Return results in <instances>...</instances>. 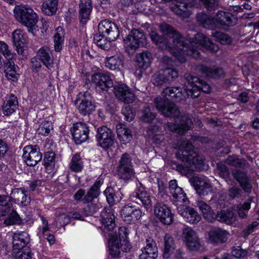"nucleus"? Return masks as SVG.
Instances as JSON below:
<instances>
[{
    "mask_svg": "<svg viewBox=\"0 0 259 259\" xmlns=\"http://www.w3.org/2000/svg\"><path fill=\"white\" fill-rule=\"evenodd\" d=\"M15 259H32V254L30 248L18 250L15 252Z\"/></svg>",
    "mask_w": 259,
    "mask_h": 259,
    "instance_id": "obj_55",
    "label": "nucleus"
},
{
    "mask_svg": "<svg viewBox=\"0 0 259 259\" xmlns=\"http://www.w3.org/2000/svg\"><path fill=\"white\" fill-rule=\"evenodd\" d=\"M251 202L252 198H249L243 203L238 204L235 207L234 210L240 219H245L247 218L248 212L251 208Z\"/></svg>",
    "mask_w": 259,
    "mask_h": 259,
    "instance_id": "obj_35",
    "label": "nucleus"
},
{
    "mask_svg": "<svg viewBox=\"0 0 259 259\" xmlns=\"http://www.w3.org/2000/svg\"><path fill=\"white\" fill-rule=\"evenodd\" d=\"M182 238L187 249L190 251H198L202 247L197 233L191 227H186L183 230Z\"/></svg>",
    "mask_w": 259,
    "mask_h": 259,
    "instance_id": "obj_12",
    "label": "nucleus"
},
{
    "mask_svg": "<svg viewBox=\"0 0 259 259\" xmlns=\"http://www.w3.org/2000/svg\"><path fill=\"white\" fill-rule=\"evenodd\" d=\"M225 162L230 166L236 168H241L245 165V160L243 159L239 158L237 156H229Z\"/></svg>",
    "mask_w": 259,
    "mask_h": 259,
    "instance_id": "obj_49",
    "label": "nucleus"
},
{
    "mask_svg": "<svg viewBox=\"0 0 259 259\" xmlns=\"http://www.w3.org/2000/svg\"><path fill=\"white\" fill-rule=\"evenodd\" d=\"M94 42L100 48L104 50H109L110 48V41L103 34H96L94 36Z\"/></svg>",
    "mask_w": 259,
    "mask_h": 259,
    "instance_id": "obj_41",
    "label": "nucleus"
},
{
    "mask_svg": "<svg viewBox=\"0 0 259 259\" xmlns=\"http://www.w3.org/2000/svg\"><path fill=\"white\" fill-rule=\"evenodd\" d=\"M215 217L218 221L228 225L234 224L237 220L236 215L231 211H221L216 214Z\"/></svg>",
    "mask_w": 259,
    "mask_h": 259,
    "instance_id": "obj_37",
    "label": "nucleus"
},
{
    "mask_svg": "<svg viewBox=\"0 0 259 259\" xmlns=\"http://www.w3.org/2000/svg\"><path fill=\"white\" fill-rule=\"evenodd\" d=\"M58 4V0H45L42 4L41 10L44 14L53 15L56 12Z\"/></svg>",
    "mask_w": 259,
    "mask_h": 259,
    "instance_id": "obj_38",
    "label": "nucleus"
},
{
    "mask_svg": "<svg viewBox=\"0 0 259 259\" xmlns=\"http://www.w3.org/2000/svg\"><path fill=\"white\" fill-rule=\"evenodd\" d=\"M79 18L82 23H85L90 18L92 6L91 0H80L79 4Z\"/></svg>",
    "mask_w": 259,
    "mask_h": 259,
    "instance_id": "obj_28",
    "label": "nucleus"
},
{
    "mask_svg": "<svg viewBox=\"0 0 259 259\" xmlns=\"http://www.w3.org/2000/svg\"><path fill=\"white\" fill-rule=\"evenodd\" d=\"M117 134L118 138L123 144L130 142L133 138L131 131L126 127L118 128L117 130Z\"/></svg>",
    "mask_w": 259,
    "mask_h": 259,
    "instance_id": "obj_44",
    "label": "nucleus"
},
{
    "mask_svg": "<svg viewBox=\"0 0 259 259\" xmlns=\"http://www.w3.org/2000/svg\"><path fill=\"white\" fill-rule=\"evenodd\" d=\"M213 36L215 40L224 45L230 44L232 40V38L229 35L221 32H215L213 34Z\"/></svg>",
    "mask_w": 259,
    "mask_h": 259,
    "instance_id": "obj_52",
    "label": "nucleus"
},
{
    "mask_svg": "<svg viewBox=\"0 0 259 259\" xmlns=\"http://www.w3.org/2000/svg\"><path fill=\"white\" fill-rule=\"evenodd\" d=\"M96 138L98 145L106 150L112 147L115 142L112 131L106 126H102L98 129Z\"/></svg>",
    "mask_w": 259,
    "mask_h": 259,
    "instance_id": "obj_13",
    "label": "nucleus"
},
{
    "mask_svg": "<svg viewBox=\"0 0 259 259\" xmlns=\"http://www.w3.org/2000/svg\"><path fill=\"white\" fill-rule=\"evenodd\" d=\"M12 35L13 42L16 48L24 46L26 43V37L24 35V33L21 29L15 30Z\"/></svg>",
    "mask_w": 259,
    "mask_h": 259,
    "instance_id": "obj_40",
    "label": "nucleus"
},
{
    "mask_svg": "<svg viewBox=\"0 0 259 259\" xmlns=\"http://www.w3.org/2000/svg\"><path fill=\"white\" fill-rule=\"evenodd\" d=\"M178 187L177 181L176 180L174 179L171 180L169 182V190L170 194L172 195L174 199V203H176V205L178 203V194L177 192V188Z\"/></svg>",
    "mask_w": 259,
    "mask_h": 259,
    "instance_id": "obj_57",
    "label": "nucleus"
},
{
    "mask_svg": "<svg viewBox=\"0 0 259 259\" xmlns=\"http://www.w3.org/2000/svg\"><path fill=\"white\" fill-rule=\"evenodd\" d=\"M178 88H167L162 92L164 98L158 97L154 99L155 106L164 116L171 118L178 114V108L173 103L169 101L177 98Z\"/></svg>",
    "mask_w": 259,
    "mask_h": 259,
    "instance_id": "obj_2",
    "label": "nucleus"
},
{
    "mask_svg": "<svg viewBox=\"0 0 259 259\" xmlns=\"http://www.w3.org/2000/svg\"><path fill=\"white\" fill-rule=\"evenodd\" d=\"M164 3L168 4L170 10L176 15H178V0H162Z\"/></svg>",
    "mask_w": 259,
    "mask_h": 259,
    "instance_id": "obj_62",
    "label": "nucleus"
},
{
    "mask_svg": "<svg viewBox=\"0 0 259 259\" xmlns=\"http://www.w3.org/2000/svg\"><path fill=\"white\" fill-rule=\"evenodd\" d=\"M150 35L152 41L157 45L163 43L165 41V37L160 35L155 31H152Z\"/></svg>",
    "mask_w": 259,
    "mask_h": 259,
    "instance_id": "obj_64",
    "label": "nucleus"
},
{
    "mask_svg": "<svg viewBox=\"0 0 259 259\" xmlns=\"http://www.w3.org/2000/svg\"><path fill=\"white\" fill-rule=\"evenodd\" d=\"M180 214L185 220L191 224H196L201 220L200 215L192 207H187L181 210Z\"/></svg>",
    "mask_w": 259,
    "mask_h": 259,
    "instance_id": "obj_29",
    "label": "nucleus"
},
{
    "mask_svg": "<svg viewBox=\"0 0 259 259\" xmlns=\"http://www.w3.org/2000/svg\"><path fill=\"white\" fill-rule=\"evenodd\" d=\"M105 64L106 68L111 70H119L123 65V61L118 55L107 57L105 59Z\"/></svg>",
    "mask_w": 259,
    "mask_h": 259,
    "instance_id": "obj_30",
    "label": "nucleus"
},
{
    "mask_svg": "<svg viewBox=\"0 0 259 259\" xmlns=\"http://www.w3.org/2000/svg\"><path fill=\"white\" fill-rule=\"evenodd\" d=\"M179 17L183 18L188 17L190 15V12L188 10L189 4L179 1Z\"/></svg>",
    "mask_w": 259,
    "mask_h": 259,
    "instance_id": "obj_61",
    "label": "nucleus"
},
{
    "mask_svg": "<svg viewBox=\"0 0 259 259\" xmlns=\"http://www.w3.org/2000/svg\"><path fill=\"white\" fill-rule=\"evenodd\" d=\"M141 119L145 122L150 123L155 118V114L152 113L148 106H144L141 110Z\"/></svg>",
    "mask_w": 259,
    "mask_h": 259,
    "instance_id": "obj_47",
    "label": "nucleus"
},
{
    "mask_svg": "<svg viewBox=\"0 0 259 259\" xmlns=\"http://www.w3.org/2000/svg\"><path fill=\"white\" fill-rule=\"evenodd\" d=\"M99 33L103 34L109 41L115 40L119 35L117 25L108 20L101 21L98 25Z\"/></svg>",
    "mask_w": 259,
    "mask_h": 259,
    "instance_id": "obj_14",
    "label": "nucleus"
},
{
    "mask_svg": "<svg viewBox=\"0 0 259 259\" xmlns=\"http://www.w3.org/2000/svg\"><path fill=\"white\" fill-rule=\"evenodd\" d=\"M121 114L123 118L127 121H131L135 118V114L133 111L132 108L129 105H126L122 107Z\"/></svg>",
    "mask_w": 259,
    "mask_h": 259,
    "instance_id": "obj_56",
    "label": "nucleus"
},
{
    "mask_svg": "<svg viewBox=\"0 0 259 259\" xmlns=\"http://www.w3.org/2000/svg\"><path fill=\"white\" fill-rule=\"evenodd\" d=\"M175 248L174 243V240L171 237H168L165 239L164 249L163 252V257L168 258L170 254L173 252Z\"/></svg>",
    "mask_w": 259,
    "mask_h": 259,
    "instance_id": "obj_51",
    "label": "nucleus"
},
{
    "mask_svg": "<svg viewBox=\"0 0 259 259\" xmlns=\"http://www.w3.org/2000/svg\"><path fill=\"white\" fill-rule=\"evenodd\" d=\"M169 81V78L166 77L164 71H160L155 73L152 77V81L155 86H160Z\"/></svg>",
    "mask_w": 259,
    "mask_h": 259,
    "instance_id": "obj_46",
    "label": "nucleus"
},
{
    "mask_svg": "<svg viewBox=\"0 0 259 259\" xmlns=\"http://www.w3.org/2000/svg\"><path fill=\"white\" fill-rule=\"evenodd\" d=\"M154 213L163 224L168 225L173 221V217L167 205L162 203H157L154 207Z\"/></svg>",
    "mask_w": 259,
    "mask_h": 259,
    "instance_id": "obj_20",
    "label": "nucleus"
},
{
    "mask_svg": "<svg viewBox=\"0 0 259 259\" xmlns=\"http://www.w3.org/2000/svg\"><path fill=\"white\" fill-rule=\"evenodd\" d=\"M128 234L127 230L124 227L119 228L118 232L114 234L109 233L110 244L108 259H120V248L123 244L127 245Z\"/></svg>",
    "mask_w": 259,
    "mask_h": 259,
    "instance_id": "obj_4",
    "label": "nucleus"
},
{
    "mask_svg": "<svg viewBox=\"0 0 259 259\" xmlns=\"http://www.w3.org/2000/svg\"><path fill=\"white\" fill-rule=\"evenodd\" d=\"M100 209L98 204L91 203L83 208V213L85 215H93Z\"/></svg>",
    "mask_w": 259,
    "mask_h": 259,
    "instance_id": "obj_60",
    "label": "nucleus"
},
{
    "mask_svg": "<svg viewBox=\"0 0 259 259\" xmlns=\"http://www.w3.org/2000/svg\"><path fill=\"white\" fill-rule=\"evenodd\" d=\"M0 51L7 59H13L16 55L11 52L8 46L3 41H0Z\"/></svg>",
    "mask_w": 259,
    "mask_h": 259,
    "instance_id": "obj_58",
    "label": "nucleus"
},
{
    "mask_svg": "<svg viewBox=\"0 0 259 259\" xmlns=\"http://www.w3.org/2000/svg\"><path fill=\"white\" fill-rule=\"evenodd\" d=\"M160 28L162 33L169 38V42L173 44L175 47L178 45V33L169 25L164 23L160 25Z\"/></svg>",
    "mask_w": 259,
    "mask_h": 259,
    "instance_id": "obj_32",
    "label": "nucleus"
},
{
    "mask_svg": "<svg viewBox=\"0 0 259 259\" xmlns=\"http://www.w3.org/2000/svg\"><path fill=\"white\" fill-rule=\"evenodd\" d=\"M197 206L203 213L204 217L208 221H211L215 217V213L206 203L203 201H199L197 203Z\"/></svg>",
    "mask_w": 259,
    "mask_h": 259,
    "instance_id": "obj_39",
    "label": "nucleus"
},
{
    "mask_svg": "<svg viewBox=\"0 0 259 259\" xmlns=\"http://www.w3.org/2000/svg\"><path fill=\"white\" fill-rule=\"evenodd\" d=\"M53 51L47 47L41 48L37 52V57L40 60L41 62L49 69L53 67Z\"/></svg>",
    "mask_w": 259,
    "mask_h": 259,
    "instance_id": "obj_26",
    "label": "nucleus"
},
{
    "mask_svg": "<svg viewBox=\"0 0 259 259\" xmlns=\"http://www.w3.org/2000/svg\"><path fill=\"white\" fill-rule=\"evenodd\" d=\"M184 90L188 96L197 98L199 96L201 91L206 93H209L210 87L197 77L188 75L187 77Z\"/></svg>",
    "mask_w": 259,
    "mask_h": 259,
    "instance_id": "obj_7",
    "label": "nucleus"
},
{
    "mask_svg": "<svg viewBox=\"0 0 259 259\" xmlns=\"http://www.w3.org/2000/svg\"><path fill=\"white\" fill-rule=\"evenodd\" d=\"M146 246L142 250V252L158 256V249L155 242L152 239L148 238L146 239Z\"/></svg>",
    "mask_w": 259,
    "mask_h": 259,
    "instance_id": "obj_48",
    "label": "nucleus"
},
{
    "mask_svg": "<svg viewBox=\"0 0 259 259\" xmlns=\"http://www.w3.org/2000/svg\"><path fill=\"white\" fill-rule=\"evenodd\" d=\"M7 215L8 217L4 221V224L7 226L19 225L21 223L22 219L14 208Z\"/></svg>",
    "mask_w": 259,
    "mask_h": 259,
    "instance_id": "obj_43",
    "label": "nucleus"
},
{
    "mask_svg": "<svg viewBox=\"0 0 259 259\" xmlns=\"http://www.w3.org/2000/svg\"><path fill=\"white\" fill-rule=\"evenodd\" d=\"M232 174L243 191L247 194L251 193L252 186L251 180L246 174L240 170H233Z\"/></svg>",
    "mask_w": 259,
    "mask_h": 259,
    "instance_id": "obj_22",
    "label": "nucleus"
},
{
    "mask_svg": "<svg viewBox=\"0 0 259 259\" xmlns=\"http://www.w3.org/2000/svg\"><path fill=\"white\" fill-rule=\"evenodd\" d=\"M232 253L236 258H241L246 256L247 252L246 250H243L240 247L237 246L233 248Z\"/></svg>",
    "mask_w": 259,
    "mask_h": 259,
    "instance_id": "obj_63",
    "label": "nucleus"
},
{
    "mask_svg": "<svg viewBox=\"0 0 259 259\" xmlns=\"http://www.w3.org/2000/svg\"><path fill=\"white\" fill-rule=\"evenodd\" d=\"M13 202L10 196L0 195V217L7 215L13 209Z\"/></svg>",
    "mask_w": 259,
    "mask_h": 259,
    "instance_id": "obj_31",
    "label": "nucleus"
},
{
    "mask_svg": "<svg viewBox=\"0 0 259 259\" xmlns=\"http://www.w3.org/2000/svg\"><path fill=\"white\" fill-rule=\"evenodd\" d=\"M83 161L80 155L76 153L72 156L69 164V167L72 171L78 172L81 171L83 168Z\"/></svg>",
    "mask_w": 259,
    "mask_h": 259,
    "instance_id": "obj_42",
    "label": "nucleus"
},
{
    "mask_svg": "<svg viewBox=\"0 0 259 259\" xmlns=\"http://www.w3.org/2000/svg\"><path fill=\"white\" fill-rule=\"evenodd\" d=\"M102 184L101 180H97L89 189L87 194L84 196L82 200L87 203L91 201L93 199L97 198L100 194V187Z\"/></svg>",
    "mask_w": 259,
    "mask_h": 259,
    "instance_id": "obj_33",
    "label": "nucleus"
},
{
    "mask_svg": "<svg viewBox=\"0 0 259 259\" xmlns=\"http://www.w3.org/2000/svg\"><path fill=\"white\" fill-rule=\"evenodd\" d=\"M179 120V134L181 130L187 131L192 127L193 123L191 119L187 115L183 116Z\"/></svg>",
    "mask_w": 259,
    "mask_h": 259,
    "instance_id": "obj_53",
    "label": "nucleus"
},
{
    "mask_svg": "<svg viewBox=\"0 0 259 259\" xmlns=\"http://www.w3.org/2000/svg\"><path fill=\"white\" fill-rule=\"evenodd\" d=\"M123 41L125 50L130 54L134 53L138 48L143 47L146 42V38L142 31L135 29L130 32Z\"/></svg>",
    "mask_w": 259,
    "mask_h": 259,
    "instance_id": "obj_9",
    "label": "nucleus"
},
{
    "mask_svg": "<svg viewBox=\"0 0 259 259\" xmlns=\"http://www.w3.org/2000/svg\"><path fill=\"white\" fill-rule=\"evenodd\" d=\"M107 202L110 205H113L115 201L114 190L112 187H107L104 192Z\"/></svg>",
    "mask_w": 259,
    "mask_h": 259,
    "instance_id": "obj_59",
    "label": "nucleus"
},
{
    "mask_svg": "<svg viewBox=\"0 0 259 259\" xmlns=\"http://www.w3.org/2000/svg\"><path fill=\"white\" fill-rule=\"evenodd\" d=\"M197 18L204 27L210 29L213 28L215 21L218 25L222 26L232 25L236 22V18L233 15L230 13L224 11H219L215 20L203 13L198 14Z\"/></svg>",
    "mask_w": 259,
    "mask_h": 259,
    "instance_id": "obj_5",
    "label": "nucleus"
},
{
    "mask_svg": "<svg viewBox=\"0 0 259 259\" xmlns=\"http://www.w3.org/2000/svg\"><path fill=\"white\" fill-rule=\"evenodd\" d=\"M114 93L118 99L125 104L132 103L135 100V94L126 84L121 83L114 87Z\"/></svg>",
    "mask_w": 259,
    "mask_h": 259,
    "instance_id": "obj_18",
    "label": "nucleus"
},
{
    "mask_svg": "<svg viewBox=\"0 0 259 259\" xmlns=\"http://www.w3.org/2000/svg\"><path fill=\"white\" fill-rule=\"evenodd\" d=\"M45 165L48 169L52 170L55 166V154L47 152L44 157Z\"/></svg>",
    "mask_w": 259,
    "mask_h": 259,
    "instance_id": "obj_54",
    "label": "nucleus"
},
{
    "mask_svg": "<svg viewBox=\"0 0 259 259\" xmlns=\"http://www.w3.org/2000/svg\"><path fill=\"white\" fill-rule=\"evenodd\" d=\"M71 132L76 144H81L89 139V126L85 123L78 122L73 124Z\"/></svg>",
    "mask_w": 259,
    "mask_h": 259,
    "instance_id": "obj_16",
    "label": "nucleus"
},
{
    "mask_svg": "<svg viewBox=\"0 0 259 259\" xmlns=\"http://www.w3.org/2000/svg\"><path fill=\"white\" fill-rule=\"evenodd\" d=\"M133 201L142 205L147 209L152 206L150 195L146 191L144 187L139 188L131 195Z\"/></svg>",
    "mask_w": 259,
    "mask_h": 259,
    "instance_id": "obj_19",
    "label": "nucleus"
},
{
    "mask_svg": "<svg viewBox=\"0 0 259 259\" xmlns=\"http://www.w3.org/2000/svg\"><path fill=\"white\" fill-rule=\"evenodd\" d=\"M136 58L138 67L144 70L150 66L152 60V55L148 51L138 54Z\"/></svg>",
    "mask_w": 259,
    "mask_h": 259,
    "instance_id": "obj_34",
    "label": "nucleus"
},
{
    "mask_svg": "<svg viewBox=\"0 0 259 259\" xmlns=\"http://www.w3.org/2000/svg\"><path fill=\"white\" fill-rule=\"evenodd\" d=\"M14 13L16 20L27 27L28 31L34 35L38 16L32 8L28 5H17L14 9Z\"/></svg>",
    "mask_w": 259,
    "mask_h": 259,
    "instance_id": "obj_3",
    "label": "nucleus"
},
{
    "mask_svg": "<svg viewBox=\"0 0 259 259\" xmlns=\"http://www.w3.org/2000/svg\"><path fill=\"white\" fill-rule=\"evenodd\" d=\"M91 81L95 84L96 90L99 93L107 91L113 86L111 74L107 71L93 73Z\"/></svg>",
    "mask_w": 259,
    "mask_h": 259,
    "instance_id": "obj_11",
    "label": "nucleus"
},
{
    "mask_svg": "<svg viewBox=\"0 0 259 259\" xmlns=\"http://www.w3.org/2000/svg\"><path fill=\"white\" fill-rule=\"evenodd\" d=\"M229 237V233L220 228H213L208 232L209 240L212 243H224Z\"/></svg>",
    "mask_w": 259,
    "mask_h": 259,
    "instance_id": "obj_25",
    "label": "nucleus"
},
{
    "mask_svg": "<svg viewBox=\"0 0 259 259\" xmlns=\"http://www.w3.org/2000/svg\"><path fill=\"white\" fill-rule=\"evenodd\" d=\"M101 223L104 231H111L115 227V215L111 209H107L101 212Z\"/></svg>",
    "mask_w": 259,
    "mask_h": 259,
    "instance_id": "obj_27",
    "label": "nucleus"
},
{
    "mask_svg": "<svg viewBox=\"0 0 259 259\" xmlns=\"http://www.w3.org/2000/svg\"><path fill=\"white\" fill-rule=\"evenodd\" d=\"M189 181L200 195H207L212 191L211 186L204 176H194Z\"/></svg>",
    "mask_w": 259,
    "mask_h": 259,
    "instance_id": "obj_17",
    "label": "nucleus"
},
{
    "mask_svg": "<svg viewBox=\"0 0 259 259\" xmlns=\"http://www.w3.org/2000/svg\"><path fill=\"white\" fill-rule=\"evenodd\" d=\"M117 175L119 178L127 182L133 179L135 176L132 158L127 153L122 154L118 161L117 166Z\"/></svg>",
    "mask_w": 259,
    "mask_h": 259,
    "instance_id": "obj_8",
    "label": "nucleus"
},
{
    "mask_svg": "<svg viewBox=\"0 0 259 259\" xmlns=\"http://www.w3.org/2000/svg\"><path fill=\"white\" fill-rule=\"evenodd\" d=\"M30 242V236L26 232L15 233L13 235L14 250L25 249Z\"/></svg>",
    "mask_w": 259,
    "mask_h": 259,
    "instance_id": "obj_23",
    "label": "nucleus"
},
{
    "mask_svg": "<svg viewBox=\"0 0 259 259\" xmlns=\"http://www.w3.org/2000/svg\"><path fill=\"white\" fill-rule=\"evenodd\" d=\"M52 130H53L52 122L51 121L45 120L39 125L37 128V132L39 135L46 136L50 134Z\"/></svg>",
    "mask_w": 259,
    "mask_h": 259,
    "instance_id": "obj_45",
    "label": "nucleus"
},
{
    "mask_svg": "<svg viewBox=\"0 0 259 259\" xmlns=\"http://www.w3.org/2000/svg\"><path fill=\"white\" fill-rule=\"evenodd\" d=\"M135 207L130 205H125L121 211L123 220L128 224L132 223V215Z\"/></svg>",
    "mask_w": 259,
    "mask_h": 259,
    "instance_id": "obj_50",
    "label": "nucleus"
},
{
    "mask_svg": "<svg viewBox=\"0 0 259 259\" xmlns=\"http://www.w3.org/2000/svg\"><path fill=\"white\" fill-rule=\"evenodd\" d=\"M200 70L204 75L209 78L220 77L224 75L223 70L220 68L202 66L200 67Z\"/></svg>",
    "mask_w": 259,
    "mask_h": 259,
    "instance_id": "obj_36",
    "label": "nucleus"
},
{
    "mask_svg": "<svg viewBox=\"0 0 259 259\" xmlns=\"http://www.w3.org/2000/svg\"><path fill=\"white\" fill-rule=\"evenodd\" d=\"M23 151V160L28 166L36 165L42 159V155L40 152L39 147L36 146H26Z\"/></svg>",
    "mask_w": 259,
    "mask_h": 259,
    "instance_id": "obj_15",
    "label": "nucleus"
},
{
    "mask_svg": "<svg viewBox=\"0 0 259 259\" xmlns=\"http://www.w3.org/2000/svg\"><path fill=\"white\" fill-rule=\"evenodd\" d=\"M190 42V41H189ZM187 42L183 40V38L179 34V47L183 46L181 52L180 54H186L192 56L195 58L199 57V52L198 50H209L211 52H216L219 51V46L212 43L209 38H207L203 34L197 33L192 41L190 42V46H186ZM180 49L179 48V50Z\"/></svg>",
    "mask_w": 259,
    "mask_h": 259,
    "instance_id": "obj_1",
    "label": "nucleus"
},
{
    "mask_svg": "<svg viewBox=\"0 0 259 259\" xmlns=\"http://www.w3.org/2000/svg\"><path fill=\"white\" fill-rule=\"evenodd\" d=\"M18 107L17 97L13 94L7 95L2 106V112L5 116H10L16 111Z\"/></svg>",
    "mask_w": 259,
    "mask_h": 259,
    "instance_id": "obj_21",
    "label": "nucleus"
},
{
    "mask_svg": "<svg viewBox=\"0 0 259 259\" xmlns=\"http://www.w3.org/2000/svg\"><path fill=\"white\" fill-rule=\"evenodd\" d=\"M75 104L79 113L83 116L92 114L96 108L93 98L88 91L81 92L77 95Z\"/></svg>",
    "mask_w": 259,
    "mask_h": 259,
    "instance_id": "obj_10",
    "label": "nucleus"
},
{
    "mask_svg": "<svg viewBox=\"0 0 259 259\" xmlns=\"http://www.w3.org/2000/svg\"><path fill=\"white\" fill-rule=\"evenodd\" d=\"M9 196L13 203H17L22 206H27L30 202V197L21 188L13 189Z\"/></svg>",
    "mask_w": 259,
    "mask_h": 259,
    "instance_id": "obj_24",
    "label": "nucleus"
},
{
    "mask_svg": "<svg viewBox=\"0 0 259 259\" xmlns=\"http://www.w3.org/2000/svg\"><path fill=\"white\" fill-rule=\"evenodd\" d=\"M193 145L187 141L184 142L183 144L179 145V151L182 152V157L179 158L183 160L192 163L195 167V168L200 170L203 168L205 160L203 158L193 151Z\"/></svg>",
    "mask_w": 259,
    "mask_h": 259,
    "instance_id": "obj_6",
    "label": "nucleus"
}]
</instances>
